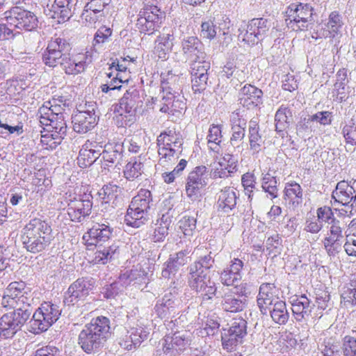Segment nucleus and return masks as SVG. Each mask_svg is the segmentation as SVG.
Returning <instances> with one entry per match:
<instances>
[{
  "label": "nucleus",
  "instance_id": "1a4fd4ad",
  "mask_svg": "<svg viewBox=\"0 0 356 356\" xmlns=\"http://www.w3.org/2000/svg\"><path fill=\"white\" fill-rule=\"evenodd\" d=\"M180 318L172 320L166 324L167 329L171 332L166 334L162 341L163 356H177L190 344L191 333L184 330V326L178 325Z\"/></svg>",
  "mask_w": 356,
  "mask_h": 356
},
{
  "label": "nucleus",
  "instance_id": "c03bdc74",
  "mask_svg": "<svg viewBox=\"0 0 356 356\" xmlns=\"http://www.w3.org/2000/svg\"><path fill=\"white\" fill-rule=\"evenodd\" d=\"M292 120V113L289 108L281 106L275 115V129L281 136H284L286 129L289 128Z\"/></svg>",
  "mask_w": 356,
  "mask_h": 356
},
{
  "label": "nucleus",
  "instance_id": "f3484780",
  "mask_svg": "<svg viewBox=\"0 0 356 356\" xmlns=\"http://www.w3.org/2000/svg\"><path fill=\"white\" fill-rule=\"evenodd\" d=\"M94 286L92 278L77 279L68 288L65 293L64 303L66 305H79L89 295Z\"/></svg>",
  "mask_w": 356,
  "mask_h": 356
},
{
  "label": "nucleus",
  "instance_id": "2f4dec72",
  "mask_svg": "<svg viewBox=\"0 0 356 356\" xmlns=\"http://www.w3.org/2000/svg\"><path fill=\"white\" fill-rule=\"evenodd\" d=\"M73 129L79 134L90 131L97 124V115L95 108L78 111L72 117Z\"/></svg>",
  "mask_w": 356,
  "mask_h": 356
},
{
  "label": "nucleus",
  "instance_id": "4468645a",
  "mask_svg": "<svg viewBox=\"0 0 356 356\" xmlns=\"http://www.w3.org/2000/svg\"><path fill=\"white\" fill-rule=\"evenodd\" d=\"M65 199L67 204V214L72 221L81 222L90 214L92 207L91 195L69 192L65 193Z\"/></svg>",
  "mask_w": 356,
  "mask_h": 356
},
{
  "label": "nucleus",
  "instance_id": "09e8293b",
  "mask_svg": "<svg viewBox=\"0 0 356 356\" xmlns=\"http://www.w3.org/2000/svg\"><path fill=\"white\" fill-rule=\"evenodd\" d=\"M149 220V214L136 210L130 207L127 209L124 216L125 223L130 227L138 228L145 225Z\"/></svg>",
  "mask_w": 356,
  "mask_h": 356
},
{
  "label": "nucleus",
  "instance_id": "bf43d9fd",
  "mask_svg": "<svg viewBox=\"0 0 356 356\" xmlns=\"http://www.w3.org/2000/svg\"><path fill=\"white\" fill-rule=\"evenodd\" d=\"M323 356H341L339 345L333 338L325 339L319 346Z\"/></svg>",
  "mask_w": 356,
  "mask_h": 356
},
{
  "label": "nucleus",
  "instance_id": "cd10ccee",
  "mask_svg": "<svg viewBox=\"0 0 356 356\" xmlns=\"http://www.w3.org/2000/svg\"><path fill=\"white\" fill-rule=\"evenodd\" d=\"M181 309V300L171 292L165 293L157 300L154 312L161 318H166L179 312Z\"/></svg>",
  "mask_w": 356,
  "mask_h": 356
},
{
  "label": "nucleus",
  "instance_id": "864d4df0",
  "mask_svg": "<svg viewBox=\"0 0 356 356\" xmlns=\"http://www.w3.org/2000/svg\"><path fill=\"white\" fill-rule=\"evenodd\" d=\"M31 185L33 191L42 194L51 188V180L45 176L44 170H40L34 174Z\"/></svg>",
  "mask_w": 356,
  "mask_h": 356
},
{
  "label": "nucleus",
  "instance_id": "f704fd0d",
  "mask_svg": "<svg viewBox=\"0 0 356 356\" xmlns=\"http://www.w3.org/2000/svg\"><path fill=\"white\" fill-rule=\"evenodd\" d=\"M174 31L170 27H164L155 41V54L162 60H166L168 54L174 46Z\"/></svg>",
  "mask_w": 356,
  "mask_h": 356
},
{
  "label": "nucleus",
  "instance_id": "b1692460",
  "mask_svg": "<svg viewBox=\"0 0 356 356\" xmlns=\"http://www.w3.org/2000/svg\"><path fill=\"white\" fill-rule=\"evenodd\" d=\"M238 102L248 110L259 108L263 104V92L251 84H245L238 92Z\"/></svg>",
  "mask_w": 356,
  "mask_h": 356
},
{
  "label": "nucleus",
  "instance_id": "f8f14e48",
  "mask_svg": "<svg viewBox=\"0 0 356 356\" xmlns=\"http://www.w3.org/2000/svg\"><path fill=\"white\" fill-rule=\"evenodd\" d=\"M286 19L289 28L295 31L307 30L314 22V8L308 3L291 4Z\"/></svg>",
  "mask_w": 356,
  "mask_h": 356
},
{
  "label": "nucleus",
  "instance_id": "6ab92c4d",
  "mask_svg": "<svg viewBox=\"0 0 356 356\" xmlns=\"http://www.w3.org/2000/svg\"><path fill=\"white\" fill-rule=\"evenodd\" d=\"M154 266L149 262L143 266L137 265L130 270H127L119 277V282L123 286L130 284H147L153 275Z\"/></svg>",
  "mask_w": 356,
  "mask_h": 356
},
{
  "label": "nucleus",
  "instance_id": "c756f323",
  "mask_svg": "<svg viewBox=\"0 0 356 356\" xmlns=\"http://www.w3.org/2000/svg\"><path fill=\"white\" fill-rule=\"evenodd\" d=\"M181 49L186 60L191 62L206 58L204 44L195 36H188L181 42Z\"/></svg>",
  "mask_w": 356,
  "mask_h": 356
},
{
  "label": "nucleus",
  "instance_id": "423d86ee",
  "mask_svg": "<svg viewBox=\"0 0 356 356\" xmlns=\"http://www.w3.org/2000/svg\"><path fill=\"white\" fill-rule=\"evenodd\" d=\"M53 238L51 226L40 218L31 220L22 229V243L26 249L33 253L44 250Z\"/></svg>",
  "mask_w": 356,
  "mask_h": 356
},
{
  "label": "nucleus",
  "instance_id": "bb28decb",
  "mask_svg": "<svg viewBox=\"0 0 356 356\" xmlns=\"http://www.w3.org/2000/svg\"><path fill=\"white\" fill-rule=\"evenodd\" d=\"M74 6L73 0H55L50 7L47 6L44 13L58 23H63L69 20L72 16Z\"/></svg>",
  "mask_w": 356,
  "mask_h": 356
},
{
  "label": "nucleus",
  "instance_id": "4be33fe9",
  "mask_svg": "<svg viewBox=\"0 0 356 356\" xmlns=\"http://www.w3.org/2000/svg\"><path fill=\"white\" fill-rule=\"evenodd\" d=\"M61 68L67 74L76 75L83 72L86 67L92 62V54L90 51L67 55L63 57Z\"/></svg>",
  "mask_w": 356,
  "mask_h": 356
},
{
  "label": "nucleus",
  "instance_id": "8fccbe9b",
  "mask_svg": "<svg viewBox=\"0 0 356 356\" xmlns=\"http://www.w3.org/2000/svg\"><path fill=\"white\" fill-rule=\"evenodd\" d=\"M341 134L347 145H356V120L353 118L344 120L341 124Z\"/></svg>",
  "mask_w": 356,
  "mask_h": 356
},
{
  "label": "nucleus",
  "instance_id": "de8ad7c7",
  "mask_svg": "<svg viewBox=\"0 0 356 356\" xmlns=\"http://www.w3.org/2000/svg\"><path fill=\"white\" fill-rule=\"evenodd\" d=\"M268 312L273 321L279 325H285L289 318L285 302L280 300L269 307Z\"/></svg>",
  "mask_w": 356,
  "mask_h": 356
},
{
  "label": "nucleus",
  "instance_id": "72a5a7b5",
  "mask_svg": "<svg viewBox=\"0 0 356 356\" xmlns=\"http://www.w3.org/2000/svg\"><path fill=\"white\" fill-rule=\"evenodd\" d=\"M332 197L336 202L342 205H350L351 208L356 206V191L346 181H341L337 183L335 189L332 192Z\"/></svg>",
  "mask_w": 356,
  "mask_h": 356
},
{
  "label": "nucleus",
  "instance_id": "473e14b6",
  "mask_svg": "<svg viewBox=\"0 0 356 356\" xmlns=\"http://www.w3.org/2000/svg\"><path fill=\"white\" fill-rule=\"evenodd\" d=\"M102 146L97 142L87 140L79 150L77 157V163L81 168H86L91 165L95 161L99 160Z\"/></svg>",
  "mask_w": 356,
  "mask_h": 356
},
{
  "label": "nucleus",
  "instance_id": "49530a36",
  "mask_svg": "<svg viewBox=\"0 0 356 356\" xmlns=\"http://www.w3.org/2000/svg\"><path fill=\"white\" fill-rule=\"evenodd\" d=\"M349 80L347 77V71L345 69L339 70L337 73V80L334 83V90L341 100L346 99L352 92L353 88L348 84Z\"/></svg>",
  "mask_w": 356,
  "mask_h": 356
},
{
  "label": "nucleus",
  "instance_id": "e433bc0d",
  "mask_svg": "<svg viewBox=\"0 0 356 356\" xmlns=\"http://www.w3.org/2000/svg\"><path fill=\"white\" fill-rule=\"evenodd\" d=\"M303 191L301 186L291 181L285 184L284 199L289 208L297 209L302 203Z\"/></svg>",
  "mask_w": 356,
  "mask_h": 356
},
{
  "label": "nucleus",
  "instance_id": "c9c22d12",
  "mask_svg": "<svg viewBox=\"0 0 356 356\" xmlns=\"http://www.w3.org/2000/svg\"><path fill=\"white\" fill-rule=\"evenodd\" d=\"M238 192L232 187H225L219 193L217 201V209L223 213H229L235 209Z\"/></svg>",
  "mask_w": 356,
  "mask_h": 356
},
{
  "label": "nucleus",
  "instance_id": "052dcab7",
  "mask_svg": "<svg viewBox=\"0 0 356 356\" xmlns=\"http://www.w3.org/2000/svg\"><path fill=\"white\" fill-rule=\"evenodd\" d=\"M215 163L224 170H229L230 176L237 171V161L232 154H225L224 156L220 158L219 161L215 162Z\"/></svg>",
  "mask_w": 356,
  "mask_h": 356
},
{
  "label": "nucleus",
  "instance_id": "79ce46f5",
  "mask_svg": "<svg viewBox=\"0 0 356 356\" xmlns=\"http://www.w3.org/2000/svg\"><path fill=\"white\" fill-rule=\"evenodd\" d=\"M120 193V187L113 183L104 185L98 191V195L102 203L111 204L112 207L117 205Z\"/></svg>",
  "mask_w": 356,
  "mask_h": 356
},
{
  "label": "nucleus",
  "instance_id": "9d476101",
  "mask_svg": "<svg viewBox=\"0 0 356 356\" xmlns=\"http://www.w3.org/2000/svg\"><path fill=\"white\" fill-rule=\"evenodd\" d=\"M271 27V22L264 17L253 18L238 29V38L250 44L254 45L262 41Z\"/></svg>",
  "mask_w": 356,
  "mask_h": 356
},
{
  "label": "nucleus",
  "instance_id": "37998d69",
  "mask_svg": "<svg viewBox=\"0 0 356 356\" xmlns=\"http://www.w3.org/2000/svg\"><path fill=\"white\" fill-rule=\"evenodd\" d=\"M222 127L218 124H211L207 136V146L210 151L216 154L222 152Z\"/></svg>",
  "mask_w": 356,
  "mask_h": 356
},
{
  "label": "nucleus",
  "instance_id": "4c0bfd02",
  "mask_svg": "<svg viewBox=\"0 0 356 356\" xmlns=\"http://www.w3.org/2000/svg\"><path fill=\"white\" fill-rule=\"evenodd\" d=\"M248 137L250 149L252 154H257L261 151L265 140L261 132L257 118H252L249 122Z\"/></svg>",
  "mask_w": 356,
  "mask_h": 356
},
{
  "label": "nucleus",
  "instance_id": "3c124183",
  "mask_svg": "<svg viewBox=\"0 0 356 356\" xmlns=\"http://www.w3.org/2000/svg\"><path fill=\"white\" fill-rule=\"evenodd\" d=\"M143 173V164L140 159L134 158L125 165L123 174L129 181L138 179Z\"/></svg>",
  "mask_w": 356,
  "mask_h": 356
},
{
  "label": "nucleus",
  "instance_id": "393cba45",
  "mask_svg": "<svg viewBox=\"0 0 356 356\" xmlns=\"http://www.w3.org/2000/svg\"><path fill=\"white\" fill-rule=\"evenodd\" d=\"M344 25L343 19L337 11L332 12L324 24L322 31L319 33L321 38H330L332 42H339L342 36V29Z\"/></svg>",
  "mask_w": 356,
  "mask_h": 356
},
{
  "label": "nucleus",
  "instance_id": "774afa93",
  "mask_svg": "<svg viewBox=\"0 0 356 356\" xmlns=\"http://www.w3.org/2000/svg\"><path fill=\"white\" fill-rule=\"evenodd\" d=\"M242 275H238L233 271L225 268L220 273V282L223 285L232 286L241 280Z\"/></svg>",
  "mask_w": 356,
  "mask_h": 356
},
{
  "label": "nucleus",
  "instance_id": "dca6fc26",
  "mask_svg": "<svg viewBox=\"0 0 356 356\" xmlns=\"http://www.w3.org/2000/svg\"><path fill=\"white\" fill-rule=\"evenodd\" d=\"M330 225L327 236L323 243L327 253L331 256L335 255L341 250L346 236L344 232L346 224L339 220L332 219Z\"/></svg>",
  "mask_w": 356,
  "mask_h": 356
},
{
  "label": "nucleus",
  "instance_id": "9b49d317",
  "mask_svg": "<svg viewBox=\"0 0 356 356\" xmlns=\"http://www.w3.org/2000/svg\"><path fill=\"white\" fill-rule=\"evenodd\" d=\"M60 315L59 307L51 302H44L41 305L33 314L31 320L30 332L38 334L46 331Z\"/></svg>",
  "mask_w": 356,
  "mask_h": 356
},
{
  "label": "nucleus",
  "instance_id": "7c9ffc66",
  "mask_svg": "<svg viewBox=\"0 0 356 356\" xmlns=\"http://www.w3.org/2000/svg\"><path fill=\"white\" fill-rule=\"evenodd\" d=\"M290 302L293 316L297 322L307 321L311 316L314 305L305 295L291 297Z\"/></svg>",
  "mask_w": 356,
  "mask_h": 356
},
{
  "label": "nucleus",
  "instance_id": "338daca9",
  "mask_svg": "<svg viewBox=\"0 0 356 356\" xmlns=\"http://www.w3.org/2000/svg\"><path fill=\"white\" fill-rule=\"evenodd\" d=\"M217 35V27L211 19L203 22L201 25V36L204 38L212 40Z\"/></svg>",
  "mask_w": 356,
  "mask_h": 356
},
{
  "label": "nucleus",
  "instance_id": "f03ea898",
  "mask_svg": "<svg viewBox=\"0 0 356 356\" xmlns=\"http://www.w3.org/2000/svg\"><path fill=\"white\" fill-rule=\"evenodd\" d=\"M65 105L56 104L53 99L45 102L38 110L40 123L47 127V133L41 136L42 146L46 149H54L66 136Z\"/></svg>",
  "mask_w": 356,
  "mask_h": 356
},
{
  "label": "nucleus",
  "instance_id": "f257e3e1",
  "mask_svg": "<svg viewBox=\"0 0 356 356\" xmlns=\"http://www.w3.org/2000/svg\"><path fill=\"white\" fill-rule=\"evenodd\" d=\"M25 291L22 282L10 283L1 300L3 307L15 308L13 312L6 313L0 318V339L13 338L29 318L31 314L32 299Z\"/></svg>",
  "mask_w": 356,
  "mask_h": 356
},
{
  "label": "nucleus",
  "instance_id": "0e129e2a",
  "mask_svg": "<svg viewBox=\"0 0 356 356\" xmlns=\"http://www.w3.org/2000/svg\"><path fill=\"white\" fill-rule=\"evenodd\" d=\"M178 224L185 236H191L196 228V219L194 217L184 216Z\"/></svg>",
  "mask_w": 356,
  "mask_h": 356
},
{
  "label": "nucleus",
  "instance_id": "ea45409f",
  "mask_svg": "<svg viewBox=\"0 0 356 356\" xmlns=\"http://www.w3.org/2000/svg\"><path fill=\"white\" fill-rule=\"evenodd\" d=\"M247 305L245 298H239L230 291L224 294L222 297L220 306L226 312L237 313L242 312Z\"/></svg>",
  "mask_w": 356,
  "mask_h": 356
},
{
  "label": "nucleus",
  "instance_id": "2eb2a0df",
  "mask_svg": "<svg viewBox=\"0 0 356 356\" xmlns=\"http://www.w3.org/2000/svg\"><path fill=\"white\" fill-rule=\"evenodd\" d=\"M164 13L156 6H147L138 14L136 28L140 33L152 34L161 26Z\"/></svg>",
  "mask_w": 356,
  "mask_h": 356
},
{
  "label": "nucleus",
  "instance_id": "a211bd4d",
  "mask_svg": "<svg viewBox=\"0 0 356 356\" xmlns=\"http://www.w3.org/2000/svg\"><path fill=\"white\" fill-rule=\"evenodd\" d=\"M70 50V45L65 39L60 38L52 39L42 55V60L47 66L50 67L61 65L63 57L67 55Z\"/></svg>",
  "mask_w": 356,
  "mask_h": 356
},
{
  "label": "nucleus",
  "instance_id": "a878e982",
  "mask_svg": "<svg viewBox=\"0 0 356 356\" xmlns=\"http://www.w3.org/2000/svg\"><path fill=\"white\" fill-rule=\"evenodd\" d=\"M278 289L271 283H263L257 298V305L263 314L268 313L269 307L280 301Z\"/></svg>",
  "mask_w": 356,
  "mask_h": 356
},
{
  "label": "nucleus",
  "instance_id": "ddd939ff",
  "mask_svg": "<svg viewBox=\"0 0 356 356\" xmlns=\"http://www.w3.org/2000/svg\"><path fill=\"white\" fill-rule=\"evenodd\" d=\"M11 29L33 31L38 27V17L31 11L19 6L12 7L3 13V17Z\"/></svg>",
  "mask_w": 356,
  "mask_h": 356
},
{
  "label": "nucleus",
  "instance_id": "c85d7f7f",
  "mask_svg": "<svg viewBox=\"0 0 356 356\" xmlns=\"http://www.w3.org/2000/svg\"><path fill=\"white\" fill-rule=\"evenodd\" d=\"M191 250L186 247L184 250L170 254L168 259L163 264V269L161 275L164 278L172 279L178 271L180 266H184L187 263V259Z\"/></svg>",
  "mask_w": 356,
  "mask_h": 356
},
{
  "label": "nucleus",
  "instance_id": "6e6552de",
  "mask_svg": "<svg viewBox=\"0 0 356 356\" xmlns=\"http://www.w3.org/2000/svg\"><path fill=\"white\" fill-rule=\"evenodd\" d=\"M143 105V97L140 91L131 87L126 90L119 104L116 106L114 118L115 122L118 127L131 126L136 120L137 108Z\"/></svg>",
  "mask_w": 356,
  "mask_h": 356
},
{
  "label": "nucleus",
  "instance_id": "a18cd8bd",
  "mask_svg": "<svg viewBox=\"0 0 356 356\" xmlns=\"http://www.w3.org/2000/svg\"><path fill=\"white\" fill-rule=\"evenodd\" d=\"M152 202L151 192L147 189H141L131 200L129 207L149 214L150 204Z\"/></svg>",
  "mask_w": 356,
  "mask_h": 356
},
{
  "label": "nucleus",
  "instance_id": "69168bd1",
  "mask_svg": "<svg viewBox=\"0 0 356 356\" xmlns=\"http://www.w3.org/2000/svg\"><path fill=\"white\" fill-rule=\"evenodd\" d=\"M129 333L131 334V337L134 342L136 348L142 343L145 339H147L149 334V330L147 328L138 326L136 327H131L129 330Z\"/></svg>",
  "mask_w": 356,
  "mask_h": 356
},
{
  "label": "nucleus",
  "instance_id": "13d9d810",
  "mask_svg": "<svg viewBox=\"0 0 356 356\" xmlns=\"http://www.w3.org/2000/svg\"><path fill=\"white\" fill-rule=\"evenodd\" d=\"M112 35V30L106 26L100 27L95 34L92 48L93 51L97 52L102 47V44L107 42Z\"/></svg>",
  "mask_w": 356,
  "mask_h": 356
},
{
  "label": "nucleus",
  "instance_id": "58836bf2",
  "mask_svg": "<svg viewBox=\"0 0 356 356\" xmlns=\"http://www.w3.org/2000/svg\"><path fill=\"white\" fill-rule=\"evenodd\" d=\"M123 145L121 144H110L105 145L104 149H101V156L99 161L102 167L106 168L113 165L122 156Z\"/></svg>",
  "mask_w": 356,
  "mask_h": 356
},
{
  "label": "nucleus",
  "instance_id": "e2e57ef3",
  "mask_svg": "<svg viewBox=\"0 0 356 356\" xmlns=\"http://www.w3.org/2000/svg\"><path fill=\"white\" fill-rule=\"evenodd\" d=\"M191 76H208L210 63L205 59L191 62Z\"/></svg>",
  "mask_w": 356,
  "mask_h": 356
},
{
  "label": "nucleus",
  "instance_id": "6e6d98bb",
  "mask_svg": "<svg viewBox=\"0 0 356 356\" xmlns=\"http://www.w3.org/2000/svg\"><path fill=\"white\" fill-rule=\"evenodd\" d=\"M341 297L346 307L356 305V279L351 280L343 287Z\"/></svg>",
  "mask_w": 356,
  "mask_h": 356
},
{
  "label": "nucleus",
  "instance_id": "5701e85b",
  "mask_svg": "<svg viewBox=\"0 0 356 356\" xmlns=\"http://www.w3.org/2000/svg\"><path fill=\"white\" fill-rule=\"evenodd\" d=\"M209 179L208 170L206 166L200 165L195 167L189 174L186 185L187 195L191 197H195L200 192V190L207 184Z\"/></svg>",
  "mask_w": 356,
  "mask_h": 356
},
{
  "label": "nucleus",
  "instance_id": "7ed1b4c3",
  "mask_svg": "<svg viewBox=\"0 0 356 356\" xmlns=\"http://www.w3.org/2000/svg\"><path fill=\"white\" fill-rule=\"evenodd\" d=\"M110 321L105 316L92 319L80 332L78 344L87 354L99 352L110 335Z\"/></svg>",
  "mask_w": 356,
  "mask_h": 356
},
{
  "label": "nucleus",
  "instance_id": "20e7f679",
  "mask_svg": "<svg viewBox=\"0 0 356 356\" xmlns=\"http://www.w3.org/2000/svg\"><path fill=\"white\" fill-rule=\"evenodd\" d=\"M214 264L211 253L200 257L188 267V285L193 290L206 299H211L216 294L217 287L214 282L208 275V271Z\"/></svg>",
  "mask_w": 356,
  "mask_h": 356
},
{
  "label": "nucleus",
  "instance_id": "39448f33",
  "mask_svg": "<svg viewBox=\"0 0 356 356\" xmlns=\"http://www.w3.org/2000/svg\"><path fill=\"white\" fill-rule=\"evenodd\" d=\"M179 79V76L172 74L171 71L161 73V112L175 115L186 109V102L181 95Z\"/></svg>",
  "mask_w": 356,
  "mask_h": 356
},
{
  "label": "nucleus",
  "instance_id": "680f3d73",
  "mask_svg": "<svg viewBox=\"0 0 356 356\" xmlns=\"http://www.w3.org/2000/svg\"><path fill=\"white\" fill-rule=\"evenodd\" d=\"M341 353L343 356H356V339L346 335L342 339Z\"/></svg>",
  "mask_w": 356,
  "mask_h": 356
},
{
  "label": "nucleus",
  "instance_id": "412c9836",
  "mask_svg": "<svg viewBox=\"0 0 356 356\" xmlns=\"http://www.w3.org/2000/svg\"><path fill=\"white\" fill-rule=\"evenodd\" d=\"M247 322L242 318H236L230 327L222 335V343L225 349L232 350L241 343L246 335Z\"/></svg>",
  "mask_w": 356,
  "mask_h": 356
},
{
  "label": "nucleus",
  "instance_id": "4d7b16f0",
  "mask_svg": "<svg viewBox=\"0 0 356 356\" xmlns=\"http://www.w3.org/2000/svg\"><path fill=\"white\" fill-rule=\"evenodd\" d=\"M261 187L270 195L271 199L277 197V181L276 177L270 172L263 175Z\"/></svg>",
  "mask_w": 356,
  "mask_h": 356
},
{
  "label": "nucleus",
  "instance_id": "603ef678",
  "mask_svg": "<svg viewBox=\"0 0 356 356\" xmlns=\"http://www.w3.org/2000/svg\"><path fill=\"white\" fill-rule=\"evenodd\" d=\"M107 76L111 79L110 81L101 86L102 91L105 93L120 90L122 87V83L128 81V78L120 75V72H117L115 74L114 72H109L107 73Z\"/></svg>",
  "mask_w": 356,
  "mask_h": 356
},
{
  "label": "nucleus",
  "instance_id": "0eeeda50",
  "mask_svg": "<svg viewBox=\"0 0 356 356\" xmlns=\"http://www.w3.org/2000/svg\"><path fill=\"white\" fill-rule=\"evenodd\" d=\"M184 140L179 132L168 129L157 137L159 163L163 167L174 164L183 150Z\"/></svg>",
  "mask_w": 356,
  "mask_h": 356
},
{
  "label": "nucleus",
  "instance_id": "a19ab883",
  "mask_svg": "<svg viewBox=\"0 0 356 356\" xmlns=\"http://www.w3.org/2000/svg\"><path fill=\"white\" fill-rule=\"evenodd\" d=\"M169 210L156 220L152 234V240L154 242L163 241L168 234L169 227L172 222V215Z\"/></svg>",
  "mask_w": 356,
  "mask_h": 356
},
{
  "label": "nucleus",
  "instance_id": "aec40b11",
  "mask_svg": "<svg viewBox=\"0 0 356 356\" xmlns=\"http://www.w3.org/2000/svg\"><path fill=\"white\" fill-rule=\"evenodd\" d=\"M113 234V228L106 220L95 222L91 228L83 236L88 245L102 246Z\"/></svg>",
  "mask_w": 356,
  "mask_h": 356
},
{
  "label": "nucleus",
  "instance_id": "5fc2aeb1",
  "mask_svg": "<svg viewBox=\"0 0 356 356\" xmlns=\"http://www.w3.org/2000/svg\"><path fill=\"white\" fill-rule=\"evenodd\" d=\"M97 250L95 253L93 261L95 264H105L110 261L118 250V247L114 244L109 246H97Z\"/></svg>",
  "mask_w": 356,
  "mask_h": 356
}]
</instances>
